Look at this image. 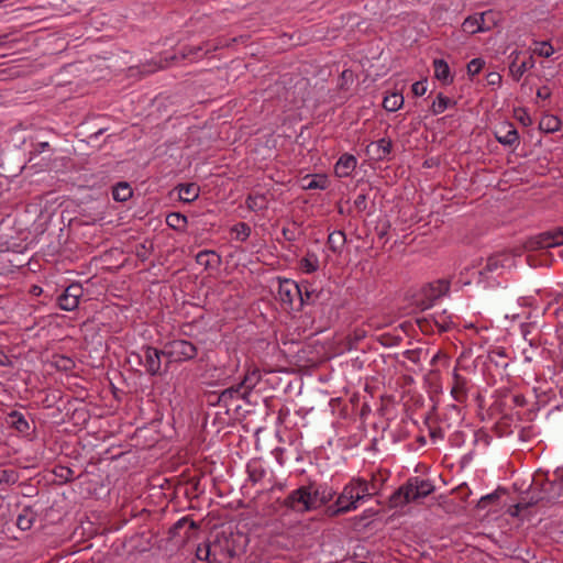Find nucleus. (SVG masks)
Listing matches in <instances>:
<instances>
[{
	"instance_id": "f257e3e1",
	"label": "nucleus",
	"mask_w": 563,
	"mask_h": 563,
	"mask_svg": "<svg viewBox=\"0 0 563 563\" xmlns=\"http://www.w3.org/2000/svg\"><path fill=\"white\" fill-rule=\"evenodd\" d=\"M375 494L376 486L374 483L363 477H353L344 485L334 505L328 508V514L334 517L354 511L360 507V504L369 500Z\"/></svg>"
},
{
	"instance_id": "f03ea898",
	"label": "nucleus",
	"mask_w": 563,
	"mask_h": 563,
	"mask_svg": "<svg viewBox=\"0 0 563 563\" xmlns=\"http://www.w3.org/2000/svg\"><path fill=\"white\" fill-rule=\"evenodd\" d=\"M514 264V257L508 253H497L488 256L486 260H478L477 266L473 267L474 278H463L462 285L476 284L479 286L494 287L498 284L497 278L504 271Z\"/></svg>"
},
{
	"instance_id": "7ed1b4c3",
	"label": "nucleus",
	"mask_w": 563,
	"mask_h": 563,
	"mask_svg": "<svg viewBox=\"0 0 563 563\" xmlns=\"http://www.w3.org/2000/svg\"><path fill=\"white\" fill-rule=\"evenodd\" d=\"M539 503H563V467H558L553 472L552 477L547 478L540 485L534 484L528 505H537Z\"/></svg>"
},
{
	"instance_id": "20e7f679",
	"label": "nucleus",
	"mask_w": 563,
	"mask_h": 563,
	"mask_svg": "<svg viewBox=\"0 0 563 563\" xmlns=\"http://www.w3.org/2000/svg\"><path fill=\"white\" fill-rule=\"evenodd\" d=\"M434 485L430 479H424L419 476L410 477L406 484L393 495L391 503L395 506L417 501L424 498L434 492Z\"/></svg>"
},
{
	"instance_id": "39448f33",
	"label": "nucleus",
	"mask_w": 563,
	"mask_h": 563,
	"mask_svg": "<svg viewBox=\"0 0 563 563\" xmlns=\"http://www.w3.org/2000/svg\"><path fill=\"white\" fill-rule=\"evenodd\" d=\"M232 556L233 550L227 540L224 545L217 539L213 542H203L196 549V558L208 563H229Z\"/></svg>"
},
{
	"instance_id": "423d86ee",
	"label": "nucleus",
	"mask_w": 563,
	"mask_h": 563,
	"mask_svg": "<svg viewBox=\"0 0 563 563\" xmlns=\"http://www.w3.org/2000/svg\"><path fill=\"white\" fill-rule=\"evenodd\" d=\"M162 353L167 364L184 363L194 360L198 354V349L190 341L179 339L166 342Z\"/></svg>"
},
{
	"instance_id": "0eeeda50",
	"label": "nucleus",
	"mask_w": 563,
	"mask_h": 563,
	"mask_svg": "<svg viewBox=\"0 0 563 563\" xmlns=\"http://www.w3.org/2000/svg\"><path fill=\"white\" fill-rule=\"evenodd\" d=\"M162 351L156 347L144 345L139 351L129 355V363H136L142 366L151 376L161 374L162 368Z\"/></svg>"
},
{
	"instance_id": "6e6552de",
	"label": "nucleus",
	"mask_w": 563,
	"mask_h": 563,
	"mask_svg": "<svg viewBox=\"0 0 563 563\" xmlns=\"http://www.w3.org/2000/svg\"><path fill=\"white\" fill-rule=\"evenodd\" d=\"M563 244V228H558L551 231L542 232L538 235L531 236L526 242V249L537 251L540 249H550Z\"/></svg>"
},
{
	"instance_id": "1a4fd4ad",
	"label": "nucleus",
	"mask_w": 563,
	"mask_h": 563,
	"mask_svg": "<svg viewBox=\"0 0 563 563\" xmlns=\"http://www.w3.org/2000/svg\"><path fill=\"white\" fill-rule=\"evenodd\" d=\"M222 46H223V44L216 43V42H207L203 45L184 46L179 51V56L172 55L169 57H166L165 62L167 63L168 59H170V60L181 59V60H189L191 63L198 62L202 57H205L207 54H209L213 51H217L218 48H220Z\"/></svg>"
},
{
	"instance_id": "9d476101",
	"label": "nucleus",
	"mask_w": 563,
	"mask_h": 563,
	"mask_svg": "<svg viewBox=\"0 0 563 563\" xmlns=\"http://www.w3.org/2000/svg\"><path fill=\"white\" fill-rule=\"evenodd\" d=\"M306 486L292 490L283 501V506L297 512L311 511V499Z\"/></svg>"
},
{
	"instance_id": "9b49d317",
	"label": "nucleus",
	"mask_w": 563,
	"mask_h": 563,
	"mask_svg": "<svg viewBox=\"0 0 563 563\" xmlns=\"http://www.w3.org/2000/svg\"><path fill=\"white\" fill-rule=\"evenodd\" d=\"M84 294V289L80 284L69 285L64 292L58 297V306L62 310L73 311L78 305Z\"/></svg>"
},
{
	"instance_id": "f8f14e48",
	"label": "nucleus",
	"mask_w": 563,
	"mask_h": 563,
	"mask_svg": "<svg viewBox=\"0 0 563 563\" xmlns=\"http://www.w3.org/2000/svg\"><path fill=\"white\" fill-rule=\"evenodd\" d=\"M307 489L310 495L309 497L311 499V510H316L321 506L325 505L334 496V492L332 490V488L325 484L307 485Z\"/></svg>"
},
{
	"instance_id": "ddd939ff",
	"label": "nucleus",
	"mask_w": 563,
	"mask_h": 563,
	"mask_svg": "<svg viewBox=\"0 0 563 563\" xmlns=\"http://www.w3.org/2000/svg\"><path fill=\"white\" fill-rule=\"evenodd\" d=\"M470 387V379L462 376L455 368L452 374V386L450 391L452 398L460 404H465L468 399Z\"/></svg>"
},
{
	"instance_id": "4468645a",
	"label": "nucleus",
	"mask_w": 563,
	"mask_h": 563,
	"mask_svg": "<svg viewBox=\"0 0 563 563\" xmlns=\"http://www.w3.org/2000/svg\"><path fill=\"white\" fill-rule=\"evenodd\" d=\"M300 291H302V286H299V284L290 279H279L277 298L282 303L291 307Z\"/></svg>"
},
{
	"instance_id": "2eb2a0df",
	"label": "nucleus",
	"mask_w": 563,
	"mask_h": 563,
	"mask_svg": "<svg viewBox=\"0 0 563 563\" xmlns=\"http://www.w3.org/2000/svg\"><path fill=\"white\" fill-rule=\"evenodd\" d=\"M495 137L506 146H517L519 144V133L511 123H503L496 128Z\"/></svg>"
},
{
	"instance_id": "dca6fc26",
	"label": "nucleus",
	"mask_w": 563,
	"mask_h": 563,
	"mask_svg": "<svg viewBox=\"0 0 563 563\" xmlns=\"http://www.w3.org/2000/svg\"><path fill=\"white\" fill-rule=\"evenodd\" d=\"M520 53L514 52L511 57H514L509 71L514 80L519 81L523 74L534 67V59L532 56H529L527 59L519 62Z\"/></svg>"
},
{
	"instance_id": "f3484780",
	"label": "nucleus",
	"mask_w": 563,
	"mask_h": 563,
	"mask_svg": "<svg viewBox=\"0 0 563 563\" xmlns=\"http://www.w3.org/2000/svg\"><path fill=\"white\" fill-rule=\"evenodd\" d=\"M357 159L352 154H343L334 166V173L340 178L349 177L356 168Z\"/></svg>"
},
{
	"instance_id": "a211bd4d",
	"label": "nucleus",
	"mask_w": 563,
	"mask_h": 563,
	"mask_svg": "<svg viewBox=\"0 0 563 563\" xmlns=\"http://www.w3.org/2000/svg\"><path fill=\"white\" fill-rule=\"evenodd\" d=\"M490 12L482 13L479 16H468L463 22V30L466 33L475 34L477 32H483L488 30V26H485V19L488 16Z\"/></svg>"
},
{
	"instance_id": "6ab92c4d",
	"label": "nucleus",
	"mask_w": 563,
	"mask_h": 563,
	"mask_svg": "<svg viewBox=\"0 0 563 563\" xmlns=\"http://www.w3.org/2000/svg\"><path fill=\"white\" fill-rule=\"evenodd\" d=\"M434 77L440 80L443 85H450L453 82V76L449 64L442 58H435L433 60Z\"/></svg>"
},
{
	"instance_id": "aec40b11",
	"label": "nucleus",
	"mask_w": 563,
	"mask_h": 563,
	"mask_svg": "<svg viewBox=\"0 0 563 563\" xmlns=\"http://www.w3.org/2000/svg\"><path fill=\"white\" fill-rule=\"evenodd\" d=\"M249 479L255 485L266 476V468L261 460L253 459L246 465Z\"/></svg>"
},
{
	"instance_id": "412c9836",
	"label": "nucleus",
	"mask_w": 563,
	"mask_h": 563,
	"mask_svg": "<svg viewBox=\"0 0 563 563\" xmlns=\"http://www.w3.org/2000/svg\"><path fill=\"white\" fill-rule=\"evenodd\" d=\"M246 395V391L242 388V386L239 383L238 385L231 386L222 390L221 394L218 396V404H222L223 406L228 407L231 400L244 398Z\"/></svg>"
},
{
	"instance_id": "4be33fe9",
	"label": "nucleus",
	"mask_w": 563,
	"mask_h": 563,
	"mask_svg": "<svg viewBox=\"0 0 563 563\" xmlns=\"http://www.w3.org/2000/svg\"><path fill=\"white\" fill-rule=\"evenodd\" d=\"M178 196L179 199L184 202H192L195 201L200 194V188L198 185L190 184H180L178 187Z\"/></svg>"
},
{
	"instance_id": "5701e85b",
	"label": "nucleus",
	"mask_w": 563,
	"mask_h": 563,
	"mask_svg": "<svg viewBox=\"0 0 563 563\" xmlns=\"http://www.w3.org/2000/svg\"><path fill=\"white\" fill-rule=\"evenodd\" d=\"M426 322H432L439 332H446L452 325V320L446 311L443 310L439 314H432L430 319H426Z\"/></svg>"
},
{
	"instance_id": "b1692460",
	"label": "nucleus",
	"mask_w": 563,
	"mask_h": 563,
	"mask_svg": "<svg viewBox=\"0 0 563 563\" xmlns=\"http://www.w3.org/2000/svg\"><path fill=\"white\" fill-rule=\"evenodd\" d=\"M561 128V120L553 114H545L539 122V129L545 133H553Z\"/></svg>"
},
{
	"instance_id": "393cba45",
	"label": "nucleus",
	"mask_w": 563,
	"mask_h": 563,
	"mask_svg": "<svg viewBox=\"0 0 563 563\" xmlns=\"http://www.w3.org/2000/svg\"><path fill=\"white\" fill-rule=\"evenodd\" d=\"M261 380V373L257 368L249 369L243 380L240 383L242 388L249 394Z\"/></svg>"
},
{
	"instance_id": "a878e982",
	"label": "nucleus",
	"mask_w": 563,
	"mask_h": 563,
	"mask_svg": "<svg viewBox=\"0 0 563 563\" xmlns=\"http://www.w3.org/2000/svg\"><path fill=\"white\" fill-rule=\"evenodd\" d=\"M404 106V97L399 92H393L383 100V107L386 111L395 112Z\"/></svg>"
},
{
	"instance_id": "bb28decb",
	"label": "nucleus",
	"mask_w": 563,
	"mask_h": 563,
	"mask_svg": "<svg viewBox=\"0 0 563 563\" xmlns=\"http://www.w3.org/2000/svg\"><path fill=\"white\" fill-rule=\"evenodd\" d=\"M453 104H455V102L440 92L431 104V112L434 115L441 114Z\"/></svg>"
},
{
	"instance_id": "cd10ccee",
	"label": "nucleus",
	"mask_w": 563,
	"mask_h": 563,
	"mask_svg": "<svg viewBox=\"0 0 563 563\" xmlns=\"http://www.w3.org/2000/svg\"><path fill=\"white\" fill-rule=\"evenodd\" d=\"M115 201L124 202L132 197V189L128 183H119L112 190Z\"/></svg>"
},
{
	"instance_id": "c85d7f7f",
	"label": "nucleus",
	"mask_w": 563,
	"mask_h": 563,
	"mask_svg": "<svg viewBox=\"0 0 563 563\" xmlns=\"http://www.w3.org/2000/svg\"><path fill=\"white\" fill-rule=\"evenodd\" d=\"M375 155L377 159H385L391 152L393 143L389 139H380L375 143Z\"/></svg>"
},
{
	"instance_id": "c756f323",
	"label": "nucleus",
	"mask_w": 563,
	"mask_h": 563,
	"mask_svg": "<svg viewBox=\"0 0 563 563\" xmlns=\"http://www.w3.org/2000/svg\"><path fill=\"white\" fill-rule=\"evenodd\" d=\"M299 286H302V291L298 295L301 305H311L314 303L318 298V294L314 289L310 288L309 283H301Z\"/></svg>"
},
{
	"instance_id": "7c9ffc66",
	"label": "nucleus",
	"mask_w": 563,
	"mask_h": 563,
	"mask_svg": "<svg viewBox=\"0 0 563 563\" xmlns=\"http://www.w3.org/2000/svg\"><path fill=\"white\" fill-rule=\"evenodd\" d=\"M346 242V236L343 231H334L329 234L328 244L333 252L340 251Z\"/></svg>"
},
{
	"instance_id": "2f4dec72",
	"label": "nucleus",
	"mask_w": 563,
	"mask_h": 563,
	"mask_svg": "<svg viewBox=\"0 0 563 563\" xmlns=\"http://www.w3.org/2000/svg\"><path fill=\"white\" fill-rule=\"evenodd\" d=\"M10 423L19 432H26L30 428L29 422L25 417L19 411H12L9 415Z\"/></svg>"
},
{
	"instance_id": "473e14b6",
	"label": "nucleus",
	"mask_w": 563,
	"mask_h": 563,
	"mask_svg": "<svg viewBox=\"0 0 563 563\" xmlns=\"http://www.w3.org/2000/svg\"><path fill=\"white\" fill-rule=\"evenodd\" d=\"M231 232L235 234L236 241L244 242L251 235V227L245 222H239L231 228Z\"/></svg>"
},
{
	"instance_id": "72a5a7b5",
	"label": "nucleus",
	"mask_w": 563,
	"mask_h": 563,
	"mask_svg": "<svg viewBox=\"0 0 563 563\" xmlns=\"http://www.w3.org/2000/svg\"><path fill=\"white\" fill-rule=\"evenodd\" d=\"M166 223L173 229L181 230L187 224V218L181 213L173 212L166 217Z\"/></svg>"
},
{
	"instance_id": "f704fd0d",
	"label": "nucleus",
	"mask_w": 563,
	"mask_h": 563,
	"mask_svg": "<svg viewBox=\"0 0 563 563\" xmlns=\"http://www.w3.org/2000/svg\"><path fill=\"white\" fill-rule=\"evenodd\" d=\"M534 47L532 48L533 54H537L541 57L549 58L554 54V48L550 42H534Z\"/></svg>"
},
{
	"instance_id": "c9c22d12",
	"label": "nucleus",
	"mask_w": 563,
	"mask_h": 563,
	"mask_svg": "<svg viewBox=\"0 0 563 563\" xmlns=\"http://www.w3.org/2000/svg\"><path fill=\"white\" fill-rule=\"evenodd\" d=\"M318 267L319 263L316 256H307L300 261V268L307 274L316 272Z\"/></svg>"
},
{
	"instance_id": "e433bc0d",
	"label": "nucleus",
	"mask_w": 563,
	"mask_h": 563,
	"mask_svg": "<svg viewBox=\"0 0 563 563\" xmlns=\"http://www.w3.org/2000/svg\"><path fill=\"white\" fill-rule=\"evenodd\" d=\"M33 521H34V516L32 512H29L26 510H24L23 514L19 515L18 516V519H16V526L21 529V530H29L31 529L32 525H33Z\"/></svg>"
},
{
	"instance_id": "4c0bfd02",
	"label": "nucleus",
	"mask_w": 563,
	"mask_h": 563,
	"mask_svg": "<svg viewBox=\"0 0 563 563\" xmlns=\"http://www.w3.org/2000/svg\"><path fill=\"white\" fill-rule=\"evenodd\" d=\"M485 62L482 58H474L467 64V74L473 77L481 73Z\"/></svg>"
},
{
	"instance_id": "58836bf2",
	"label": "nucleus",
	"mask_w": 563,
	"mask_h": 563,
	"mask_svg": "<svg viewBox=\"0 0 563 563\" xmlns=\"http://www.w3.org/2000/svg\"><path fill=\"white\" fill-rule=\"evenodd\" d=\"M367 198L368 197L366 192H360L354 200V207L358 211H364L367 207Z\"/></svg>"
},
{
	"instance_id": "ea45409f",
	"label": "nucleus",
	"mask_w": 563,
	"mask_h": 563,
	"mask_svg": "<svg viewBox=\"0 0 563 563\" xmlns=\"http://www.w3.org/2000/svg\"><path fill=\"white\" fill-rule=\"evenodd\" d=\"M308 189H325L327 187V179L323 176H320L317 179L310 180L307 186Z\"/></svg>"
},
{
	"instance_id": "a19ab883",
	"label": "nucleus",
	"mask_w": 563,
	"mask_h": 563,
	"mask_svg": "<svg viewBox=\"0 0 563 563\" xmlns=\"http://www.w3.org/2000/svg\"><path fill=\"white\" fill-rule=\"evenodd\" d=\"M411 90L417 97L423 96L427 91V84L424 81H416L412 84Z\"/></svg>"
},
{
	"instance_id": "79ce46f5",
	"label": "nucleus",
	"mask_w": 563,
	"mask_h": 563,
	"mask_svg": "<svg viewBox=\"0 0 563 563\" xmlns=\"http://www.w3.org/2000/svg\"><path fill=\"white\" fill-rule=\"evenodd\" d=\"M55 474L57 476L64 478L65 481H70L74 476L73 470H70L69 467H65V466L57 467V470L55 471Z\"/></svg>"
},
{
	"instance_id": "37998d69",
	"label": "nucleus",
	"mask_w": 563,
	"mask_h": 563,
	"mask_svg": "<svg viewBox=\"0 0 563 563\" xmlns=\"http://www.w3.org/2000/svg\"><path fill=\"white\" fill-rule=\"evenodd\" d=\"M474 266H477V261L475 263H473L472 265H467L465 266L461 272H460V277H459V282L462 284V277L463 278H474L475 276L473 275V267Z\"/></svg>"
},
{
	"instance_id": "c03bdc74",
	"label": "nucleus",
	"mask_w": 563,
	"mask_h": 563,
	"mask_svg": "<svg viewBox=\"0 0 563 563\" xmlns=\"http://www.w3.org/2000/svg\"><path fill=\"white\" fill-rule=\"evenodd\" d=\"M46 151H51V145L48 142H38L34 144L33 150L31 152L32 155L42 154Z\"/></svg>"
},
{
	"instance_id": "a18cd8bd",
	"label": "nucleus",
	"mask_w": 563,
	"mask_h": 563,
	"mask_svg": "<svg viewBox=\"0 0 563 563\" xmlns=\"http://www.w3.org/2000/svg\"><path fill=\"white\" fill-rule=\"evenodd\" d=\"M212 254H213V252H210V251H201L197 254L196 261L198 264L207 267V266H209L208 257Z\"/></svg>"
},
{
	"instance_id": "49530a36",
	"label": "nucleus",
	"mask_w": 563,
	"mask_h": 563,
	"mask_svg": "<svg viewBox=\"0 0 563 563\" xmlns=\"http://www.w3.org/2000/svg\"><path fill=\"white\" fill-rule=\"evenodd\" d=\"M550 96H551V91H550L549 87H547V86L540 87L537 90V97L540 99L545 100V99L550 98Z\"/></svg>"
},
{
	"instance_id": "de8ad7c7",
	"label": "nucleus",
	"mask_w": 563,
	"mask_h": 563,
	"mask_svg": "<svg viewBox=\"0 0 563 563\" xmlns=\"http://www.w3.org/2000/svg\"><path fill=\"white\" fill-rule=\"evenodd\" d=\"M487 81L489 85H498L501 81V76L498 73H490L487 76Z\"/></svg>"
},
{
	"instance_id": "09e8293b",
	"label": "nucleus",
	"mask_w": 563,
	"mask_h": 563,
	"mask_svg": "<svg viewBox=\"0 0 563 563\" xmlns=\"http://www.w3.org/2000/svg\"><path fill=\"white\" fill-rule=\"evenodd\" d=\"M405 356L407 360L417 363L419 361V352L413 350H408L405 352Z\"/></svg>"
},
{
	"instance_id": "8fccbe9b",
	"label": "nucleus",
	"mask_w": 563,
	"mask_h": 563,
	"mask_svg": "<svg viewBox=\"0 0 563 563\" xmlns=\"http://www.w3.org/2000/svg\"><path fill=\"white\" fill-rule=\"evenodd\" d=\"M188 522H189V525H190V528H195V527H196V525H195V522H194V521H189V520H188V518L183 517V518H180V519H179V520L174 525V529H180V528H183V527H184L186 523H188Z\"/></svg>"
},
{
	"instance_id": "3c124183",
	"label": "nucleus",
	"mask_w": 563,
	"mask_h": 563,
	"mask_svg": "<svg viewBox=\"0 0 563 563\" xmlns=\"http://www.w3.org/2000/svg\"><path fill=\"white\" fill-rule=\"evenodd\" d=\"M13 477L12 472L2 471L0 472V482H10Z\"/></svg>"
},
{
	"instance_id": "603ef678",
	"label": "nucleus",
	"mask_w": 563,
	"mask_h": 563,
	"mask_svg": "<svg viewBox=\"0 0 563 563\" xmlns=\"http://www.w3.org/2000/svg\"><path fill=\"white\" fill-rule=\"evenodd\" d=\"M449 288H450V284L448 280H440L439 282V291L440 292H448L449 291Z\"/></svg>"
},
{
	"instance_id": "864d4df0",
	"label": "nucleus",
	"mask_w": 563,
	"mask_h": 563,
	"mask_svg": "<svg viewBox=\"0 0 563 563\" xmlns=\"http://www.w3.org/2000/svg\"><path fill=\"white\" fill-rule=\"evenodd\" d=\"M10 364V360L7 354L0 349V366H7Z\"/></svg>"
},
{
	"instance_id": "5fc2aeb1",
	"label": "nucleus",
	"mask_w": 563,
	"mask_h": 563,
	"mask_svg": "<svg viewBox=\"0 0 563 563\" xmlns=\"http://www.w3.org/2000/svg\"><path fill=\"white\" fill-rule=\"evenodd\" d=\"M495 497L496 496L494 494H488V495H486V496L481 498L479 505L485 506L487 503H489L490 500L495 499Z\"/></svg>"
},
{
	"instance_id": "6e6d98bb",
	"label": "nucleus",
	"mask_w": 563,
	"mask_h": 563,
	"mask_svg": "<svg viewBox=\"0 0 563 563\" xmlns=\"http://www.w3.org/2000/svg\"><path fill=\"white\" fill-rule=\"evenodd\" d=\"M284 451L285 450L282 449V448H277V449L274 450L275 457L279 462V464H283L282 455H283Z\"/></svg>"
},
{
	"instance_id": "4d7b16f0",
	"label": "nucleus",
	"mask_w": 563,
	"mask_h": 563,
	"mask_svg": "<svg viewBox=\"0 0 563 563\" xmlns=\"http://www.w3.org/2000/svg\"><path fill=\"white\" fill-rule=\"evenodd\" d=\"M256 200H257V198H253L250 196L246 200L249 208L255 209L257 207Z\"/></svg>"
},
{
	"instance_id": "13d9d810",
	"label": "nucleus",
	"mask_w": 563,
	"mask_h": 563,
	"mask_svg": "<svg viewBox=\"0 0 563 563\" xmlns=\"http://www.w3.org/2000/svg\"><path fill=\"white\" fill-rule=\"evenodd\" d=\"M430 435L431 438L435 439V438H442V432L441 430H431L430 431Z\"/></svg>"
},
{
	"instance_id": "bf43d9fd",
	"label": "nucleus",
	"mask_w": 563,
	"mask_h": 563,
	"mask_svg": "<svg viewBox=\"0 0 563 563\" xmlns=\"http://www.w3.org/2000/svg\"><path fill=\"white\" fill-rule=\"evenodd\" d=\"M42 292V288L38 286H33L32 294L38 296Z\"/></svg>"
},
{
	"instance_id": "052dcab7",
	"label": "nucleus",
	"mask_w": 563,
	"mask_h": 563,
	"mask_svg": "<svg viewBox=\"0 0 563 563\" xmlns=\"http://www.w3.org/2000/svg\"><path fill=\"white\" fill-rule=\"evenodd\" d=\"M514 399H515V402H516V404H518V405H521V404H522V401H521V397H520V396H515V397H514Z\"/></svg>"
},
{
	"instance_id": "680f3d73",
	"label": "nucleus",
	"mask_w": 563,
	"mask_h": 563,
	"mask_svg": "<svg viewBox=\"0 0 563 563\" xmlns=\"http://www.w3.org/2000/svg\"><path fill=\"white\" fill-rule=\"evenodd\" d=\"M418 441H419L420 445H424L427 443L424 437L418 438Z\"/></svg>"
},
{
	"instance_id": "e2e57ef3",
	"label": "nucleus",
	"mask_w": 563,
	"mask_h": 563,
	"mask_svg": "<svg viewBox=\"0 0 563 563\" xmlns=\"http://www.w3.org/2000/svg\"><path fill=\"white\" fill-rule=\"evenodd\" d=\"M438 355L433 356L432 363L437 361Z\"/></svg>"
},
{
	"instance_id": "0e129e2a",
	"label": "nucleus",
	"mask_w": 563,
	"mask_h": 563,
	"mask_svg": "<svg viewBox=\"0 0 563 563\" xmlns=\"http://www.w3.org/2000/svg\"><path fill=\"white\" fill-rule=\"evenodd\" d=\"M4 0H0V3H2Z\"/></svg>"
}]
</instances>
